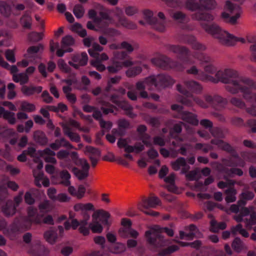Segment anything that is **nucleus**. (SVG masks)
<instances>
[{
	"label": "nucleus",
	"mask_w": 256,
	"mask_h": 256,
	"mask_svg": "<svg viewBox=\"0 0 256 256\" xmlns=\"http://www.w3.org/2000/svg\"><path fill=\"white\" fill-rule=\"evenodd\" d=\"M121 79V76H116L113 78H111L108 81V85L106 88V90L108 92L114 90L112 88V84H115L120 82Z\"/></svg>",
	"instance_id": "nucleus-48"
},
{
	"label": "nucleus",
	"mask_w": 256,
	"mask_h": 256,
	"mask_svg": "<svg viewBox=\"0 0 256 256\" xmlns=\"http://www.w3.org/2000/svg\"><path fill=\"white\" fill-rule=\"evenodd\" d=\"M44 50V46L39 44L36 46H30L26 50V53L24 56L27 58L32 60H36L40 58L41 54Z\"/></svg>",
	"instance_id": "nucleus-20"
},
{
	"label": "nucleus",
	"mask_w": 256,
	"mask_h": 256,
	"mask_svg": "<svg viewBox=\"0 0 256 256\" xmlns=\"http://www.w3.org/2000/svg\"><path fill=\"white\" fill-rule=\"evenodd\" d=\"M110 214L102 210L96 212L92 216V222L90 224V228L93 232L100 233L102 230V227L100 224L102 222L104 225L109 226L111 221L110 219Z\"/></svg>",
	"instance_id": "nucleus-6"
},
{
	"label": "nucleus",
	"mask_w": 256,
	"mask_h": 256,
	"mask_svg": "<svg viewBox=\"0 0 256 256\" xmlns=\"http://www.w3.org/2000/svg\"><path fill=\"white\" fill-rule=\"evenodd\" d=\"M186 72L200 80L226 84V88L230 92L235 94L240 92L246 102H256V94L252 92V90H256V83L250 78L239 76L238 72L234 70H220L216 74V78L198 70L196 66H192ZM246 111L251 116H256V105L252 104L250 107L246 108Z\"/></svg>",
	"instance_id": "nucleus-1"
},
{
	"label": "nucleus",
	"mask_w": 256,
	"mask_h": 256,
	"mask_svg": "<svg viewBox=\"0 0 256 256\" xmlns=\"http://www.w3.org/2000/svg\"><path fill=\"white\" fill-rule=\"evenodd\" d=\"M210 143L217 146L220 149L230 154L231 157L222 160L224 166L232 168L236 166L244 167L245 166L244 160L239 156L236 150L228 142L222 140L214 138L210 140Z\"/></svg>",
	"instance_id": "nucleus-3"
},
{
	"label": "nucleus",
	"mask_w": 256,
	"mask_h": 256,
	"mask_svg": "<svg viewBox=\"0 0 256 256\" xmlns=\"http://www.w3.org/2000/svg\"><path fill=\"white\" fill-rule=\"evenodd\" d=\"M164 232L169 236H172L174 234L173 230L168 228H160L158 226H154L146 232V236L148 242L152 244H154L156 238L161 240L160 234Z\"/></svg>",
	"instance_id": "nucleus-17"
},
{
	"label": "nucleus",
	"mask_w": 256,
	"mask_h": 256,
	"mask_svg": "<svg viewBox=\"0 0 256 256\" xmlns=\"http://www.w3.org/2000/svg\"><path fill=\"white\" fill-rule=\"evenodd\" d=\"M28 38L31 42H36L42 38V34L40 32H32L28 34Z\"/></svg>",
	"instance_id": "nucleus-46"
},
{
	"label": "nucleus",
	"mask_w": 256,
	"mask_h": 256,
	"mask_svg": "<svg viewBox=\"0 0 256 256\" xmlns=\"http://www.w3.org/2000/svg\"><path fill=\"white\" fill-rule=\"evenodd\" d=\"M170 15L174 20L180 22H183L186 17V15L181 12H172Z\"/></svg>",
	"instance_id": "nucleus-61"
},
{
	"label": "nucleus",
	"mask_w": 256,
	"mask_h": 256,
	"mask_svg": "<svg viewBox=\"0 0 256 256\" xmlns=\"http://www.w3.org/2000/svg\"><path fill=\"white\" fill-rule=\"evenodd\" d=\"M224 193L226 196L225 198V200L226 203L233 202L236 201V190L233 187H230L225 190Z\"/></svg>",
	"instance_id": "nucleus-34"
},
{
	"label": "nucleus",
	"mask_w": 256,
	"mask_h": 256,
	"mask_svg": "<svg viewBox=\"0 0 256 256\" xmlns=\"http://www.w3.org/2000/svg\"><path fill=\"white\" fill-rule=\"evenodd\" d=\"M70 152L66 150H60L56 154L57 158L60 160H65L68 161V164L66 165V166L68 168L71 162L69 158Z\"/></svg>",
	"instance_id": "nucleus-44"
},
{
	"label": "nucleus",
	"mask_w": 256,
	"mask_h": 256,
	"mask_svg": "<svg viewBox=\"0 0 256 256\" xmlns=\"http://www.w3.org/2000/svg\"><path fill=\"white\" fill-rule=\"evenodd\" d=\"M12 6L14 10V14L15 16H18L20 14V12L24 10L26 6L24 4H19L13 1L12 2Z\"/></svg>",
	"instance_id": "nucleus-50"
},
{
	"label": "nucleus",
	"mask_w": 256,
	"mask_h": 256,
	"mask_svg": "<svg viewBox=\"0 0 256 256\" xmlns=\"http://www.w3.org/2000/svg\"><path fill=\"white\" fill-rule=\"evenodd\" d=\"M126 250V246L124 244L116 243L110 248V251L115 254H120Z\"/></svg>",
	"instance_id": "nucleus-53"
},
{
	"label": "nucleus",
	"mask_w": 256,
	"mask_h": 256,
	"mask_svg": "<svg viewBox=\"0 0 256 256\" xmlns=\"http://www.w3.org/2000/svg\"><path fill=\"white\" fill-rule=\"evenodd\" d=\"M232 212L236 214L234 218L238 222L244 221L246 226L251 228L252 226L256 224V216L252 209H231Z\"/></svg>",
	"instance_id": "nucleus-9"
},
{
	"label": "nucleus",
	"mask_w": 256,
	"mask_h": 256,
	"mask_svg": "<svg viewBox=\"0 0 256 256\" xmlns=\"http://www.w3.org/2000/svg\"><path fill=\"white\" fill-rule=\"evenodd\" d=\"M245 126L250 128V132L256 133V119L250 118L247 120Z\"/></svg>",
	"instance_id": "nucleus-59"
},
{
	"label": "nucleus",
	"mask_w": 256,
	"mask_h": 256,
	"mask_svg": "<svg viewBox=\"0 0 256 256\" xmlns=\"http://www.w3.org/2000/svg\"><path fill=\"white\" fill-rule=\"evenodd\" d=\"M178 38L180 42L190 44L192 48L197 50V52L204 51L206 50V46L198 42L196 38L192 35L181 34Z\"/></svg>",
	"instance_id": "nucleus-18"
},
{
	"label": "nucleus",
	"mask_w": 256,
	"mask_h": 256,
	"mask_svg": "<svg viewBox=\"0 0 256 256\" xmlns=\"http://www.w3.org/2000/svg\"><path fill=\"white\" fill-rule=\"evenodd\" d=\"M32 18L27 12H25L20 18V23L24 28L30 29L32 27Z\"/></svg>",
	"instance_id": "nucleus-36"
},
{
	"label": "nucleus",
	"mask_w": 256,
	"mask_h": 256,
	"mask_svg": "<svg viewBox=\"0 0 256 256\" xmlns=\"http://www.w3.org/2000/svg\"><path fill=\"white\" fill-rule=\"evenodd\" d=\"M230 102L232 105L240 108H242L245 107L244 102L241 99L236 97H234L231 98Z\"/></svg>",
	"instance_id": "nucleus-63"
},
{
	"label": "nucleus",
	"mask_w": 256,
	"mask_h": 256,
	"mask_svg": "<svg viewBox=\"0 0 256 256\" xmlns=\"http://www.w3.org/2000/svg\"><path fill=\"white\" fill-rule=\"evenodd\" d=\"M59 48V44L58 42H54L53 40L50 41V50L51 52H54L56 49V55L59 57H62L65 52H70L72 51V48H68L60 49Z\"/></svg>",
	"instance_id": "nucleus-30"
},
{
	"label": "nucleus",
	"mask_w": 256,
	"mask_h": 256,
	"mask_svg": "<svg viewBox=\"0 0 256 256\" xmlns=\"http://www.w3.org/2000/svg\"><path fill=\"white\" fill-rule=\"evenodd\" d=\"M254 193L250 190H244L242 192L239 196V200L237 204H234L230 208H247L245 207L247 202L250 200L254 198ZM248 208H254L252 206Z\"/></svg>",
	"instance_id": "nucleus-19"
},
{
	"label": "nucleus",
	"mask_w": 256,
	"mask_h": 256,
	"mask_svg": "<svg viewBox=\"0 0 256 256\" xmlns=\"http://www.w3.org/2000/svg\"><path fill=\"white\" fill-rule=\"evenodd\" d=\"M44 238L48 243L54 244L57 238V234L55 231L48 230L44 233Z\"/></svg>",
	"instance_id": "nucleus-41"
},
{
	"label": "nucleus",
	"mask_w": 256,
	"mask_h": 256,
	"mask_svg": "<svg viewBox=\"0 0 256 256\" xmlns=\"http://www.w3.org/2000/svg\"><path fill=\"white\" fill-rule=\"evenodd\" d=\"M142 71V68L140 66H132L126 70V75L128 77H134L139 74Z\"/></svg>",
	"instance_id": "nucleus-42"
},
{
	"label": "nucleus",
	"mask_w": 256,
	"mask_h": 256,
	"mask_svg": "<svg viewBox=\"0 0 256 256\" xmlns=\"http://www.w3.org/2000/svg\"><path fill=\"white\" fill-rule=\"evenodd\" d=\"M232 248L237 252H240L244 248V246L239 238H236L232 244Z\"/></svg>",
	"instance_id": "nucleus-45"
},
{
	"label": "nucleus",
	"mask_w": 256,
	"mask_h": 256,
	"mask_svg": "<svg viewBox=\"0 0 256 256\" xmlns=\"http://www.w3.org/2000/svg\"><path fill=\"white\" fill-rule=\"evenodd\" d=\"M225 10L230 14L226 12H222V18L224 20L232 24H236L242 12L240 8L228 0L226 3Z\"/></svg>",
	"instance_id": "nucleus-7"
},
{
	"label": "nucleus",
	"mask_w": 256,
	"mask_h": 256,
	"mask_svg": "<svg viewBox=\"0 0 256 256\" xmlns=\"http://www.w3.org/2000/svg\"><path fill=\"white\" fill-rule=\"evenodd\" d=\"M171 108L172 110L177 112V114L174 116V118H180L184 121L189 123L194 126H197L198 124V120L196 114L192 112L184 111L183 106L178 104H173L171 106Z\"/></svg>",
	"instance_id": "nucleus-15"
},
{
	"label": "nucleus",
	"mask_w": 256,
	"mask_h": 256,
	"mask_svg": "<svg viewBox=\"0 0 256 256\" xmlns=\"http://www.w3.org/2000/svg\"><path fill=\"white\" fill-rule=\"evenodd\" d=\"M74 40L72 36L69 35L66 36L62 40V48H65L66 46H71L74 44Z\"/></svg>",
	"instance_id": "nucleus-51"
},
{
	"label": "nucleus",
	"mask_w": 256,
	"mask_h": 256,
	"mask_svg": "<svg viewBox=\"0 0 256 256\" xmlns=\"http://www.w3.org/2000/svg\"><path fill=\"white\" fill-rule=\"evenodd\" d=\"M114 56L115 59L122 60H124L128 56V54L124 51H115Z\"/></svg>",
	"instance_id": "nucleus-62"
},
{
	"label": "nucleus",
	"mask_w": 256,
	"mask_h": 256,
	"mask_svg": "<svg viewBox=\"0 0 256 256\" xmlns=\"http://www.w3.org/2000/svg\"><path fill=\"white\" fill-rule=\"evenodd\" d=\"M46 209H29L28 216L26 220V226L29 227L32 224L44 222L52 224L53 220L50 215H47Z\"/></svg>",
	"instance_id": "nucleus-5"
},
{
	"label": "nucleus",
	"mask_w": 256,
	"mask_h": 256,
	"mask_svg": "<svg viewBox=\"0 0 256 256\" xmlns=\"http://www.w3.org/2000/svg\"><path fill=\"white\" fill-rule=\"evenodd\" d=\"M5 56L6 59L12 63L16 62V58L14 51L12 50L8 49L5 52Z\"/></svg>",
	"instance_id": "nucleus-64"
},
{
	"label": "nucleus",
	"mask_w": 256,
	"mask_h": 256,
	"mask_svg": "<svg viewBox=\"0 0 256 256\" xmlns=\"http://www.w3.org/2000/svg\"><path fill=\"white\" fill-rule=\"evenodd\" d=\"M58 66L62 70L66 73H70L71 72V68L65 62L64 60H58Z\"/></svg>",
	"instance_id": "nucleus-60"
},
{
	"label": "nucleus",
	"mask_w": 256,
	"mask_h": 256,
	"mask_svg": "<svg viewBox=\"0 0 256 256\" xmlns=\"http://www.w3.org/2000/svg\"><path fill=\"white\" fill-rule=\"evenodd\" d=\"M72 172L76 177L80 180H83L87 178L88 176V172H84L78 169V168L74 167L72 168Z\"/></svg>",
	"instance_id": "nucleus-49"
},
{
	"label": "nucleus",
	"mask_w": 256,
	"mask_h": 256,
	"mask_svg": "<svg viewBox=\"0 0 256 256\" xmlns=\"http://www.w3.org/2000/svg\"><path fill=\"white\" fill-rule=\"evenodd\" d=\"M33 138L34 140L40 145H46L48 141L45 134L40 130H36L34 132Z\"/></svg>",
	"instance_id": "nucleus-33"
},
{
	"label": "nucleus",
	"mask_w": 256,
	"mask_h": 256,
	"mask_svg": "<svg viewBox=\"0 0 256 256\" xmlns=\"http://www.w3.org/2000/svg\"><path fill=\"white\" fill-rule=\"evenodd\" d=\"M151 62L155 66L164 70L170 68H174L179 71L184 70L182 64L176 61H172L169 58L164 55L152 58Z\"/></svg>",
	"instance_id": "nucleus-13"
},
{
	"label": "nucleus",
	"mask_w": 256,
	"mask_h": 256,
	"mask_svg": "<svg viewBox=\"0 0 256 256\" xmlns=\"http://www.w3.org/2000/svg\"><path fill=\"white\" fill-rule=\"evenodd\" d=\"M133 64V62L130 60H126L123 62L114 60L112 64L107 67L109 72L114 74L120 70L123 66L128 67Z\"/></svg>",
	"instance_id": "nucleus-25"
},
{
	"label": "nucleus",
	"mask_w": 256,
	"mask_h": 256,
	"mask_svg": "<svg viewBox=\"0 0 256 256\" xmlns=\"http://www.w3.org/2000/svg\"><path fill=\"white\" fill-rule=\"evenodd\" d=\"M161 205V202L157 196H152L148 198H144L138 203V208H152Z\"/></svg>",
	"instance_id": "nucleus-23"
},
{
	"label": "nucleus",
	"mask_w": 256,
	"mask_h": 256,
	"mask_svg": "<svg viewBox=\"0 0 256 256\" xmlns=\"http://www.w3.org/2000/svg\"><path fill=\"white\" fill-rule=\"evenodd\" d=\"M144 15L146 22L151 25L154 29L160 32H164L165 30L166 18L162 12L158 13V20L153 16L152 11L146 10L144 11Z\"/></svg>",
	"instance_id": "nucleus-8"
},
{
	"label": "nucleus",
	"mask_w": 256,
	"mask_h": 256,
	"mask_svg": "<svg viewBox=\"0 0 256 256\" xmlns=\"http://www.w3.org/2000/svg\"><path fill=\"white\" fill-rule=\"evenodd\" d=\"M177 90L182 95H178L176 96V101L188 106H192L194 102H195L202 108H206L209 105H210L216 109L219 110L224 108L227 104L226 99L218 95H215L213 96L210 95L206 96L205 100L206 102H205L200 98H194L192 94L186 90H183L180 85H177Z\"/></svg>",
	"instance_id": "nucleus-2"
},
{
	"label": "nucleus",
	"mask_w": 256,
	"mask_h": 256,
	"mask_svg": "<svg viewBox=\"0 0 256 256\" xmlns=\"http://www.w3.org/2000/svg\"><path fill=\"white\" fill-rule=\"evenodd\" d=\"M40 196V194L38 190H30L25 193L24 196V202L28 205H32L39 198Z\"/></svg>",
	"instance_id": "nucleus-28"
},
{
	"label": "nucleus",
	"mask_w": 256,
	"mask_h": 256,
	"mask_svg": "<svg viewBox=\"0 0 256 256\" xmlns=\"http://www.w3.org/2000/svg\"><path fill=\"white\" fill-rule=\"evenodd\" d=\"M145 82L153 86V88H166L171 86L174 82L169 76L160 74L150 76L145 78Z\"/></svg>",
	"instance_id": "nucleus-11"
},
{
	"label": "nucleus",
	"mask_w": 256,
	"mask_h": 256,
	"mask_svg": "<svg viewBox=\"0 0 256 256\" xmlns=\"http://www.w3.org/2000/svg\"><path fill=\"white\" fill-rule=\"evenodd\" d=\"M90 55L94 58H95V60H98L100 62H101L102 60H108V57L107 56V54L105 53H102L101 54H97L96 52H94L92 50H90Z\"/></svg>",
	"instance_id": "nucleus-55"
},
{
	"label": "nucleus",
	"mask_w": 256,
	"mask_h": 256,
	"mask_svg": "<svg viewBox=\"0 0 256 256\" xmlns=\"http://www.w3.org/2000/svg\"><path fill=\"white\" fill-rule=\"evenodd\" d=\"M171 166L175 171L179 170L182 168V174H186L190 169V166L187 164L185 158L183 157H180L176 160L172 162Z\"/></svg>",
	"instance_id": "nucleus-26"
},
{
	"label": "nucleus",
	"mask_w": 256,
	"mask_h": 256,
	"mask_svg": "<svg viewBox=\"0 0 256 256\" xmlns=\"http://www.w3.org/2000/svg\"><path fill=\"white\" fill-rule=\"evenodd\" d=\"M3 118L8 120L10 124H14L16 123V120L14 116V114L12 112L6 110L4 114Z\"/></svg>",
	"instance_id": "nucleus-57"
},
{
	"label": "nucleus",
	"mask_w": 256,
	"mask_h": 256,
	"mask_svg": "<svg viewBox=\"0 0 256 256\" xmlns=\"http://www.w3.org/2000/svg\"><path fill=\"white\" fill-rule=\"evenodd\" d=\"M192 56L200 62L204 73L215 74L218 72L216 68L212 64V59L208 55L200 52H194ZM219 70H218V72ZM216 78V76H214Z\"/></svg>",
	"instance_id": "nucleus-12"
},
{
	"label": "nucleus",
	"mask_w": 256,
	"mask_h": 256,
	"mask_svg": "<svg viewBox=\"0 0 256 256\" xmlns=\"http://www.w3.org/2000/svg\"><path fill=\"white\" fill-rule=\"evenodd\" d=\"M60 176L62 179L60 183L64 186H68L70 184V174L66 170H63L60 173Z\"/></svg>",
	"instance_id": "nucleus-40"
},
{
	"label": "nucleus",
	"mask_w": 256,
	"mask_h": 256,
	"mask_svg": "<svg viewBox=\"0 0 256 256\" xmlns=\"http://www.w3.org/2000/svg\"><path fill=\"white\" fill-rule=\"evenodd\" d=\"M140 136L144 145L147 147H151L152 146V144L150 141V136L149 134L145 133Z\"/></svg>",
	"instance_id": "nucleus-58"
},
{
	"label": "nucleus",
	"mask_w": 256,
	"mask_h": 256,
	"mask_svg": "<svg viewBox=\"0 0 256 256\" xmlns=\"http://www.w3.org/2000/svg\"><path fill=\"white\" fill-rule=\"evenodd\" d=\"M248 40L249 42L253 44L250 47L252 52V58L256 62V38L255 36L248 37Z\"/></svg>",
	"instance_id": "nucleus-47"
},
{
	"label": "nucleus",
	"mask_w": 256,
	"mask_h": 256,
	"mask_svg": "<svg viewBox=\"0 0 256 256\" xmlns=\"http://www.w3.org/2000/svg\"><path fill=\"white\" fill-rule=\"evenodd\" d=\"M188 229L190 231V232L188 234H185V233L182 231L180 232V236L181 239H186L189 240L192 238L194 236L196 235L198 229L195 226H190Z\"/></svg>",
	"instance_id": "nucleus-37"
},
{
	"label": "nucleus",
	"mask_w": 256,
	"mask_h": 256,
	"mask_svg": "<svg viewBox=\"0 0 256 256\" xmlns=\"http://www.w3.org/2000/svg\"><path fill=\"white\" fill-rule=\"evenodd\" d=\"M86 154L88 156L92 167L94 168L100 156V151L92 146H86L85 148Z\"/></svg>",
	"instance_id": "nucleus-24"
},
{
	"label": "nucleus",
	"mask_w": 256,
	"mask_h": 256,
	"mask_svg": "<svg viewBox=\"0 0 256 256\" xmlns=\"http://www.w3.org/2000/svg\"><path fill=\"white\" fill-rule=\"evenodd\" d=\"M165 48L168 51L178 54V58L185 64H193L194 61L190 58V52L184 46L167 44Z\"/></svg>",
	"instance_id": "nucleus-10"
},
{
	"label": "nucleus",
	"mask_w": 256,
	"mask_h": 256,
	"mask_svg": "<svg viewBox=\"0 0 256 256\" xmlns=\"http://www.w3.org/2000/svg\"><path fill=\"white\" fill-rule=\"evenodd\" d=\"M212 136L218 138H224L227 134L228 133V130L226 128L214 127L210 130Z\"/></svg>",
	"instance_id": "nucleus-32"
},
{
	"label": "nucleus",
	"mask_w": 256,
	"mask_h": 256,
	"mask_svg": "<svg viewBox=\"0 0 256 256\" xmlns=\"http://www.w3.org/2000/svg\"><path fill=\"white\" fill-rule=\"evenodd\" d=\"M0 12L6 17H9L12 12V7L6 2H0Z\"/></svg>",
	"instance_id": "nucleus-38"
},
{
	"label": "nucleus",
	"mask_w": 256,
	"mask_h": 256,
	"mask_svg": "<svg viewBox=\"0 0 256 256\" xmlns=\"http://www.w3.org/2000/svg\"><path fill=\"white\" fill-rule=\"evenodd\" d=\"M84 210H85L84 212L86 215L84 216V220L80 222L76 219L72 218V216L70 215V222H64V228L66 230H69L70 228L75 230L80 226L79 230L80 233L84 236L88 235L89 234V229L86 227V225L87 220L89 218L88 210H90V209Z\"/></svg>",
	"instance_id": "nucleus-16"
},
{
	"label": "nucleus",
	"mask_w": 256,
	"mask_h": 256,
	"mask_svg": "<svg viewBox=\"0 0 256 256\" xmlns=\"http://www.w3.org/2000/svg\"><path fill=\"white\" fill-rule=\"evenodd\" d=\"M202 25L206 32L212 34L223 45L232 46L238 42H240L243 44L246 42L244 38H237L226 31L222 30L216 24H208L203 23Z\"/></svg>",
	"instance_id": "nucleus-4"
},
{
	"label": "nucleus",
	"mask_w": 256,
	"mask_h": 256,
	"mask_svg": "<svg viewBox=\"0 0 256 256\" xmlns=\"http://www.w3.org/2000/svg\"><path fill=\"white\" fill-rule=\"evenodd\" d=\"M196 150H201L204 153H207L210 150H212V146L208 144L196 143L195 145Z\"/></svg>",
	"instance_id": "nucleus-56"
},
{
	"label": "nucleus",
	"mask_w": 256,
	"mask_h": 256,
	"mask_svg": "<svg viewBox=\"0 0 256 256\" xmlns=\"http://www.w3.org/2000/svg\"><path fill=\"white\" fill-rule=\"evenodd\" d=\"M210 224V230L214 232H217L220 230H224L226 227V224L224 222L218 223L214 220H212Z\"/></svg>",
	"instance_id": "nucleus-39"
},
{
	"label": "nucleus",
	"mask_w": 256,
	"mask_h": 256,
	"mask_svg": "<svg viewBox=\"0 0 256 256\" xmlns=\"http://www.w3.org/2000/svg\"><path fill=\"white\" fill-rule=\"evenodd\" d=\"M121 224L123 226V228L119 230L121 236L126 238L128 236L129 234L130 236L133 238H136L138 236V232L130 228L131 222L129 220L123 218L122 220Z\"/></svg>",
	"instance_id": "nucleus-21"
},
{
	"label": "nucleus",
	"mask_w": 256,
	"mask_h": 256,
	"mask_svg": "<svg viewBox=\"0 0 256 256\" xmlns=\"http://www.w3.org/2000/svg\"><path fill=\"white\" fill-rule=\"evenodd\" d=\"M184 84L186 88H184L182 86H180L182 87L183 90H186L188 92H195L196 94L200 93L202 91V86L198 82L191 80H186L184 82ZM178 85H180L178 84Z\"/></svg>",
	"instance_id": "nucleus-27"
},
{
	"label": "nucleus",
	"mask_w": 256,
	"mask_h": 256,
	"mask_svg": "<svg viewBox=\"0 0 256 256\" xmlns=\"http://www.w3.org/2000/svg\"><path fill=\"white\" fill-rule=\"evenodd\" d=\"M192 17L196 20L205 22H211L214 20V16L211 14L202 12H198L195 13Z\"/></svg>",
	"instance_id": "nucleus-35"
},
{
	"label": "nucleus",
	"mask_w": 256,
	"mask_h": 256,
	"mask_svg": "<svg viewBox=\"0 0 256 256\" xmlns=\"http://www.w3.org/2000/svg\"><path fill=\"white\" fill-rule=\"evenodd\" d=\"M20 108L22 110L26 112H32L36 110V106L26 101H24L21 103Z\"/></svg>",
	"instance_id": "nucleus-52"
},
{
	"label": "nucleus",
	"mask_w": 256,
	"mask_h": 256,
	"mask_svg": "<svg viewBox=\"0 0 256 256\" xmlns=\"http://www.w3.org/2000/svg\"><path fill=\"white\" fill-rule=\"evenodd\" d=\"M111 14H112V10L104 8H102L99 13L102 20L112 22L113 20L110 16Z\"/></svg>",
	"instance_id": "nucleus-43"
},
{
	"label": "nucleus",
	"mask_w": 256,
	"mask_h": 256,
	"mask_svg": "<svg viewBox=\"0 0 256 256\" xmlns=\"http://www.w3.org/2000/svg\"><path fill=\"white\" fill-rule=\"evenodd\" d=\"M112 13H114V16L116 18L119 24L130 29L136 28V25L129 22L124 16L123 12L121 9L116 8L112 10Z\"/></svg>",
	"instance_id": "nucleus-22"
},
{
	"label": "nucleus",
	"mask_w": 256,
	"mask_h": 256,
	"mask_svg": "<svg viewBox=\"0 0 256 256\" xmlns=\"http://www.w3.org/2000/svg\"><path fill=\"white\" fill-rule=\"evenodd\" d=\"M73 12L76 18H80L84 16V10L82 5L76 4L74 8Z\"/></svg>",
	"instance_id": "nucleus-54"
},
{
	"label": "nucleus",
	"mask_w": 256,
	"mask_h": 256,
	"mask_svg": "<svg viewBox=\"0 0 256 256\" xmlns=\"http://www.w3.org/2000/svg\"><path fill=\"white\" fill-rule=\"evenodd\" d=\"M72 60L78 65V69L80 66H86L88 61V56L86 52L80 54H76L72 56Z\"/></svg>",
	"instance_id": "nucleus-29"
},
{
	"label": "nucleus",
	"mask_w": 256,
	"mask_h": 256,
	"mask_svg": "<svg viewBox=\"0 0 256 256\" xmlns=\"http://www.w3.org/2000/svg\"><path fill=\"white\" fill-rule=\"evenodd\" d=\"M7 190L5 186H0V203H5L6 206L1 208H16L22 200L24 192L20 191L14 200H6Z\"/></svg>",
	"instance_id": "nucleus-14"
},
{
	"label": "nucleus",
	"mask_w": 256,
	"mask_h": 256,
	"mask_svg": "<svg viewBox=\"0 0 256 256\" xmlns=\"http://www.w3.org/2000/svg\"><path fill=\"white\" fill-rule=\"evenodd\" d=\"M42 88L41 86H23L22 88V94L26 96H30L35 93L39 94L42 92Z\"/></svg>",
	"instance_id": "nucleus-31"
}]
</instances>
